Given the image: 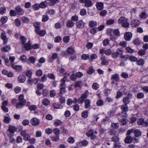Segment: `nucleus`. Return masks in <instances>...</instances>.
Returning <instances> with one entry per match:
<instances>
[{"label":"nucleus","instance_id":"1","mask_svg":"<svg viewBox=\"0 0 148 148\" xmlns=\"http://www.w3.org/2000/svg\"><path fill=\"white\" fill-rule=\"evenodd\" d=\"M18 100L19 102L17 104L16 107L17 108H21L25 104L26 100L24 99V95L23 94L19 96Z\"/></svg>","mask_w":148,"mask_h":148},{"label":"nucleus","instance_id":"2","mask_svg":"<svg viewBox=\"0 0 148 148\" xmlns=\"http://www.w3.org/2000/svg\"><path fill=\"white\" fill-rule=\"evenodd\" d=\"M118 23L121 24L122 26L125 27H129L130 24L128 23V20L124 17H120L118 20Z\"/></svg>","mask_w":148,"mask_h":148},{"label":"nucleus","instance_id":"3","mask_svg":"<svg viewBox=\"0 0 148 148\" xmlns=\"http://www.w3.org/2000/svg\"><path fill=\"white\" fill-rule=\"evenodd\" d=\"M88 95V90H86L78 99V102L79 103L82 104L83 103L84 100L87 97Z\"/></svg>","mask_w":148,"mask_h":148},{"label":"nucleus","instance_id":"4","mask_svg":"<svg viewBox=\"0 0 148 148\" xmlns=\"http://www.w3.org/2000/svg\"><path fill=\"white\" fill-rule=\"evenodd\" d=\"M123 53V51L121 48H118L115 52L113 53L112 54V57L113 58H116L119 54L121 55Z\"/></svg>","mask_w":148,"mask_h":148},{"label":"nucleus","instance_id":"5","mask_svg":"<svg viewBox=\"0 0 148 148\" xmlns=\"http://www.w3.org/2000/svg\"><path fill=\"white\" fill-rule=\"evenodd\" d=\"M121 109H122L123 112H124L125 113H123V112L121 114V116H125L127 115L126 113V112L128 110V108L127 104H124L122 105L121 107Z\"/></svg>","mask_w":148,"mask_h":148},{"label":"nucleus","instance_id":"6","mask_svg":"<svg viewBox=\"0 0 148 148\" xmlns=\"http://www.w3.org/2000/svg\"><path fill=\"white\" fill-rule=\"evenodd\" d=\"M17 13L19 15H23L24 13L23 10L19 6H18L15 8Z\"/></svg>","mask_w":148,"mask_h":148},{"label":"nucleus","instance_id":"7","mask_svg":"<svg viewBox=\"0 0 148 148\" xmlns=\"http://www.w3.org/2000/svg\"><path fill=\"white\" fill-rule=\"evenodd\" d=\"M39 120L36 117L32 118L31 120V123L33 126H37L39 124Z\"/></svg>","mask_w":148,"mask_h":148},{"label":"nucleus","instance_id":"8","mask_svg":"<svg viewBox=\"0 0 148 148\" xmlns=\"http://www.w3.org/2000/svg\"><path fill=\"white\" fill-rule=\"evenodd\" d=\"M8 101H7L5 100L3 101L1 106V108L3 111L7 112L8 111V109L6 106L7 105Z\"/></svg>","mask_w":148,"mask_h":148},{"label":"nucleus","instance_id":"9","mask_svg":"<svg viewBox=\"0 0 148 148\" xmlns=\"http://www.w3.org/2000/svg\"><path fill=\"white\" fill-rule=\"evenodd\" d=\"M132 95L131 94H128L127 97H125L123 99V102L125 104H127L129 103L130 102V97H132Z\"/></svg>","mask_w":148,"mask_h":148},{"label":"nucleus","instance_id":"10","mask_svg":"<svg viewBox=\"0 0 148 148\" xmlns=\"http://www.w3.org/2000/svg\"><path fill=\"white\" fill-rule=\"evenodd\" d=\"M94 130H90L86 133V135L88 136H91V139H94L95 138L96 136L93 134Z\"/></svg>","mask_w":148,"mask_h":148},{"label":"nucleus","instance_id":"11","mask_svg":"<svg viewBox=\"0 0 148 148\" xmlns=\"http://www.w3.org/2000/svg\"><path fill=\"white\" fill-rule=\"evenodd\" d=\"M132 36V33L129 32H126L124 34V38L125 40L127 41L130 40L131 39Z\"/></svg>","mask_w":148,"mask_h":148},{"label":"nucleus","instance_id":"12","mask_svg":"<svg viewBox=\"0 0 148 148\" xmlns=\"http://www.w3.org/2000/svg\"><path fill=\"white\" fill-rule=\"evenodd\" d=\"M85 23L82 20H80L77 22L76 23V26L77 28H82L84 27Z\"/></svg>","mask_w":148,"mask_h":148},{"label":"nucleus","instance_id":"13","mask_svg":"<svg viewBox=\"0 0 148 148\" xmlns=\"http://www.w3.org/2000/svg\"><path fill=\"white\" fill-rule=\"evenodd\" d=\"M11 66L13 69L18 72H19L22 70V66L21 65H14V64H12Z\"/></svg>","mask_w":148,"mask_h":148},{"label":"nucleus","instance_id":"14","mask_svg":"<svg viewBox=\"0 0 148 148\" xmlns=\"http://www.w3.org/2000/svg\"><path fill=\"white\" fill-rule=\"evenodd\" d=\"M1 38L4 41L3 44H6L8 39L5 33L4 32H2L1 34Z\"/></svg>","mask_w":148,"mask_h":148},{"label":"nucleus","instance_id":"15","mask_svg":"<svg viewBox=\"0 0 148 148\" xmlns=\"http://www.w3.org/2000/svg\"><path fill=\"white\" fill-rule=\"evenodd\" d=\"M26 77L22 75H20L18 77V81L19 83H23L26 80Z\"/></svg>","mask_w":148,"mask_h":148},{"label":"nucleus","instance_id":"16","mask_svg":"<svg viewBox=\"0 0 148 148\" xmlns=\"http://www.w3.org/2000/svg\"><path fill=\"white\" fill-rule=\"evenodd\" d=\"M66 52L68 54L70 55L73 54L75 52L74 48L72 47H68L67 49Z\"/></svg>","mask_w":148,"mask_h":148},{"label":"nucleus","instance_id":"17","mask_svg":"<svg viewBox=\"0 0 148 148\" xmlns=\"http://www.w3.org/2000/svg\"><path fill=\"white\" fill-rule=\"evenodd\" d=\"M35 80L36 81V82L35 83V84H37V82L38 81H40V79L39 78H35L32 79L31 77L29 78L27 81V84H31L32 82H35Z\"/></svg>","mask_w":148,"mask_h":148},{"label":"nucleus","instance_id":"18","mask_svg":"<svg viewBox=\"0 0 148 148\" xmlns=\"http://www.w3.org/2000/svg\"><path fill=\"white\" fill-rule=\"evenodd\" d=\"M101 64L102 65L106 66L108 65V62L106 60L105 57H103V56H102V57H101Z\"/></svg>","mask_w":148,"mask_h":148},{"label":"nucleus","instance_id":"19","mask_svg":"<svg viewBox=\"0 0 148 148\" xmlns=\"http://www.w3.org/2000/svg\"><path fill=\"white\" fill-rule=\"evenodd\" d=\"M132 138L129 135H127L125 139V143H129L132 141Z\"/></svg>","mask_w":148,"mask_h":148},{"label":"nucleus","instance_id":"20","mask_svg":"<svg viewBox=\"0 0 148 148\" xmlns=\"http://www.w3.org/2000/svg\"><path fill=\"white\" fill-rule=\"evenodd\" d=\"M35 32L37 34L41 36H43L46 33L45 30L44 29L41 30H38Z\"/></svg>","mask_w":148,"mask_h":148},{"label":"nucleus","instance_id":"21","mask_svg":"<svg viewBox=\"0 0 148 148\" xmlns=\"http://www.w3.org/2000/svg\"><path fill=\"white\" fill-rule=\"evenodd\" d=\"M47 6V3L46 1L41 2L39 4L40 8L43 9L46 8Z\"/></svg>","mask_w":148,"mask_h":148},{"label":"nucleus","instance_id":"22","mask_svg":"<svg viewBox=\"0 0 148 148\" xmlns=\"http://www.w3.org/2000/svg\"><path fill=\"white\" fill-rule=\"evenodd\" d=\"M33 24L35 27V32L40 30V23L38 22H35Z\"/></svg>","mask_w":148,"mask_h":148},{"label":"nucleus","instance_id":"23","mask_svg":"<svg viewBox=\"0 0 148 148\" xmlns=\"http://www.w3.org/2000/svg\"><path fill=\"white\" fill-rule=\"evenodd\" d=\"M96 5L97 8L98 10H101L103 8V4L102 2H98Z\"/></svg>","mask_w":148,"mask_h":148},{"label":"nucleus","instance_id":"24","mask_svg":"<svg viewBox=\"0 0 148 148\" xmlns=\"http://www.w3.org/2000/svg\"><path fill=\"white\" fill-rule=\"evenodd\" d=\"M19 60L23 62H25L27 60V56L25 55L21 56Z\"/></svg>","mask_w":148,"mask_h":148},{"label":"nucleus","instance_id":"25","mask_svg":"<svg viewBox=\"0 0 148 148\" xmlns=\"http://www.w3.org/2000/svg\"><path fill=\"white\" fill-rule=\"evenodd\" d=\"M91 102L90 100L89 99H86L84 102L85 103V108L87 109L89 108L90 106V103Z\"/></svg>","mask_w":148,"mask_h":148},{"label":"nucleus","instance_id":"26","mask_svg":"<svg viewBox=\"0 0 148 148\" xmlns=\"http://www.w3.org/2000/svg\"><path fill=\"white\" fill-rule=\"evenodd\" d=\"M140 22L138 20H134L131 23V25L133 27H136L138 26Z\"/></svg>","mask_w":148,"mask_h":148},{"label":"nucleus","instance_id":"27","mask_svg":"<svg viewBox=\"0 0 148 148\" xmlns=\"http://www.w3.org/2000/svg\"><path fill=\"white\" fill-rule=\"evenodd\" d=\"M111 79L114 80L115 81H119V75L117 74H115L112 75L111 77Z\"/></svg>","mask_w":148,"mask_h":148},{"label":"nucleus","instance_id":"28","mask_svg":"<svg viewBox=\"0 0 148 148\" xmlns=\"http://www.w3.org/2000/svg\"><path fill=\"white\" fill-rule=\"evenodd\" d=\"M93 3L90 0H87L85 3V6L86 7H89L92 6Z\"/></svg>","mask_w":148,"mask_h":148},{"label":"nucleus","instance_id":"29","mask_svg":"<svg viewBox=\"0 0 148 148\" xmlns=\"http://www.w3.org/2000/svg\"><path fill=\"white\" fill-rule=\"evenodd\" d=\"M75 24V23L71 20H69L67 22L66 25L67 27L71 28L73 27Z\"/></svg>","mask_w":148,"mask_h":148},{"label":"nucleus","instance_id":"30","mask_svg":"<svg viewBox=\"0 0 148 148\" xmlns=\"http://www.w3.org/2000/svg\"><path fill=\"white\" fill-rule=\"evenodd\" d=\"M16 130L15 127L11 126L9 127L8 130L10 133H13L16 131Z\"/></svg>","mask_w":148,"mask_h":148},{"label":"nucleus","instance_id":"31","mask_svg":"<svg viewBox=\"0 0 148 148\" xmlns=\"http://www.w3.org/2000/svg\"><path fill=\"white\" fill-rule=\"evenodd\" d=\"M52 106L55 109H61L63 107L61 105L56 103H53L52 105Z\"/></svg>","mask_w":148,"mask_h":148},{"label":"nucleus","instance_id":"32","mask_svg":"<svg viewBox=\"0 0 148 148\" xmlns=\"http://www.w3.org/2000/svg\"><path fill=\"white\" fill-rule=\"evenodd\" d=\"M62 123V122L60 120L56 119L55 120L54 125L55 126L57 127L61 125Z\"/></svg>","mask_w":148,"mask_h":148},{"label":"nucleus","instance_id":"33","mask_svg":"<svg viewBox=\"0 0 148 148\" xmlns=\"http://www.w3.org/2000/svg\"><path fill=\"white\" fill-rule=\"evenodd\" d=\"M118 119L119 121L121 122L122 125H124L126 124L127 121L125 118H123L121 119L120 118L118 117Z\"/></svg>","mask_w":148,"mask_h":148},{"label":"nucleus","instance_id":"34","mask_svg":"<svg viewBox=\"0 0 148 148\" xmlns=\"http://www.w3.org/2000/svg\"><path fill=\"white\" fill-rule=\"evenodd\" d=\"M10 120L11 119L9 117L4 116L3 119V122L4 123L8 124L10 122Z\"/></svg>","mask_w":148,"mask_h":148},{"label":"nucleus","instance_id":"35","mask_svg":"<svg viewBox=\"0 0 148 148\" xmlns=\"http://www.w3.org/2000/svg\"><path fill=\"white\" fill-rule=\"evenodd\" d=\"M24 47L25 49L27 51H28L30 49L31 46L29 41L25 44L24 45Z\"/></svg>","mask_w":148,"mask_h":148},{"label":"nucleus","instance_id":"36","mask_svg":"<svg viewBox=\"0 0 148 148\" xmlns=\"http://www.w3.org/2000/svg\"><path fill=\"white\" fill-rule=\"evenodd\" d=\"M8 18L6 16H3L1 17L0 21L2 23L4 24L7 21Z\"/></svg>","mask_w":148,"mask_h":148},{"label":"nucleus","instance_id":"37","mask_svg":"<svg viewBox=\"0 0 148 148\" xmlns=\"http://www.w3.org/2000/svg\"><path fill=\"white\" fill-rule=\"evenodd\" d=\"M140 17L142 19H146L147 16V15L146 12H144L142 13L140 15Z\"/></svg>","mask_w":148,"mask_h":148},{"label":"nucleus","instance_id":"38","mask_svg":"<svg viewBox=\"0 0 148 148\" xmlns=\"http://www.w3.org/2000/svg\"><path fill=\"white\" fill-rule=\"evenodd\" d=\"M42 103L45 106H47L49 105L50 101L49 100L47 99H44L42 101Z\"/></svg>","mask_w":148,"mask_h":148},{"label":"nucleus","instance_id":"39","mask_svg":"<svg viewBox=\"0 0 148 148\" xmlns=\"http://www.w3.org/2000/svg\"><path fill=\"white\" fill-rule=\"evenodd\" d=\"M88 112L87 110H85L82 113V116L84 118H86L88 115Z\"/></svg>","mask_w":148,"mask_h":148},{"label":"nucleus","instance_id":"40","mask_svg":"<svg viewBox=\"0 0 148 148\" xmlns=\"http://www.w3.org/2000/svg\"><path fill=\"white\" fill-rule=\"evenodd\" d=\"M144 120L143 118H141L138 120V124L139 125H143L144 126Z\"/></svg>","mask_w":148,"mask_h":148},{"label":"nucleus","instance_id":"41","mask_svg":"<svg viewBox=\"0 0 148 148\" xmlns=\"http://www.w3.org/2000/svg\"><path fill=\"white\" fill-rule=\"evenodd\" d=\"M97 25V22L95 21H91L89 23V26L90 27H92Z\"/></svg>","mask_w":148,"mask_h":148},{"label":"nucleus","instance_id":"42","mask_svg":"<svg viewBox=\"0 0 148 148\" xmlns=\"http://www.w3.org/2000/svg\"><path fill=\"white\" fill-rule=\"evenodd\" d=\"M134 135L136 137L139 136L141 135V132L139 130H135V129L134 131Z\"/></svg>","mask_w":148,"mask_h":148},{"label":"nucleus","instance_id":"43","mask_svg":"<svg viewBox=\"0 0 148 148\" xmlns=\"http://www.w3.org/2000/svg\"><path fill=\"white\" fill-rule=\"evenodd\" d=\"M10 47L9 45L4 46L2 48L3 50L6 52L8 51L10 49Z\"/></svg>","mask_w":148,"mask_h":148},{"label":"nucleus","instance_id":"44","mask_svg":"<svg viewBox=\"0 0 148 148\" xmlns=\"http://www.w3.org/2000/svg\"><path fill=\"white\" fill-rule=\"evenodd\" d=\"M112 140L115 142L117 143L119 142V138L117 136H115L113 137L112 138Z\"/></svg>","mask_w":148,"mask_h":148},{"label":"nucleus","instance_id":"45","mask_svg":"<svg viewBox=\"0 0 148 148\" xmlns=\"http://www.w3.org/2000/svg\"><path fill=\"white\" fill-rule=\"evenodd\" d=\"M53 132L56 135L58 136L60 134V130L57 128H54L53 130Z\"/></svg>","mask_w":148,"mask_h":148},{"label":"nucleus","instance_id":"46","mask_svg":"<svg viewBox=\"0 0 148 148\" xmlns=\"http://www.w3.org/2000/svg\"><path fill=\"white\" fill-rule=\"evenodd\" d=\"M99 87V84L97 83H94L92 86V88L95 90H97Z\"/></svg>","mask_w":148,"mask_h":148},{"label":"nucleus","instance_id":"47","mask_svg":"<svg viewBox=\"0 0 148 148\" xmlns=\"http://www.w3.org/2000/svg\"><path fill=\"white\" fill-rule=\"evenodd\" d=\"M70 38L69 36H66L64 37L63 40L64 42L67 43L69 42L70 40Z\"/></svg>","mask_w":148,"mask_h":148},{"label":"nucleus","instance_id":"48","mask_svg":"<svg viewBox=\"0 0 148 148\" xmlns=\"http://www.w3.org/2000/svg\"><path fill=\"white\" fill-rule=\"evenodd\" d=\"M144 95L143 92L138 93L137 95V97L138 99H142L144 97Z\"/></svg>","mask_w":148,"mask_h":148},{"label":"nucleus","instance_id":"49","mask_svg":"<svg viewBox=\"0 0 148 148\" xmlns=\"http://www.w3.org/2000/svg\"><path fill=\"white\" fill-rule=\"evenodd\" d=\"M119 126V125L118 123H113L111 124V127L114 129H117Z\"/></svg>","mask_w":148,"mask_h":148},{"label":"nucleus","instance_id":"50","mask_svg":"<svg viewBox=\"0 0 148 148\" xmlns=\"http://www.w3.org/2000/svg\"><path fill=\"white\" fill-rule=\"evenodd\" d=\"M6 9L4 7H2L0 8V14L3 15L6 12Z\"/></svg>","mask_w":148,"mask_h":148},{"label":"nucleus","instance_id":"51","mask_svg":"<svg viewBox=\"0 0 148 148\" xmlns=\"http://www.w3.org/2000/svg\"><path fill=\"white\" fill-rule=\"evenodd\" d=\"M116 131L114 129H110L109 131V134L110 135H113L116 136Z\"/></svg>","mask_w":148,"mask_h":148},{"label":"nucleus","instance_id":"52","mask_svg":"<svg viewBox=\"0 0 148 148\" xmlns=\"http://www.w3.org/2000/svg\"><path fill=\"white\" fill-rule=\"evenodd\" d=\"M20 41L22 44H24L26 41V38L23 36H21L20 37Z\"/></svg>","mask_w":148,"mask_h":148},{"label":"nucleus","instance_id":"53","mask_svg":"<svg viewBox=\"0 0 148 148\" xmlns=\"http://www.w3.org/2000/svg\"><path fill=\"white\" fill-rule=\"evenodd\" d=\"M109 40L107 39H106L103 42V45L105 46L108 45H109Z\"/></svg>","mask_w":148,"mask_h":148},{"label":"nucleus","instance_id":"54","mask_svg":"<svg viewBox=\"0 0 148 148\" xmlns=\"http://www.w3.org/2000/svg\"><path fill=\"white\" fill-rule=\"evenodd\" d=\"M133 42L135 45H139L141 44V42L140 40L138 39H136L134 40L133 41Z\"/></svg>","mask_w":148,"mask_h":148},{"label":"nucleus","instance_id":"55","mask_svg":"<svg viewBox=\"0 0 148 148\" xmlns=\"http://www.w3.org/2000/svg\"><path fill=\"white\" fill-rule=\"evenodd\" d=\"M114 22V21L113 19H110L108 20L106 22L107 25H110L113 24Z\"/></svg>","mask_w":148,"mask_h":148},{"label":"nucleus","instance_id":"56","mask_svg":"<svg viewBox=\"0 0 148 148\" xmlns=\"http://www.w3.org/2000/svg\"><path fill=\"white\" fill-rule=\"evenodd\" d=\"M15 23L16 25L17 26L20 25L21 23L20 20L18 18H16L15 20Z\"/></svg>","mask_w":148,"mask_h":148},{"label":"nucleus","instance_id":"57","mask_svg":"<svg viewBox=\"0 0 148 148\" xmlns=\"http://www.w3.org/2000/svg\"><path fill=\"white\" fill-rule=\"evenodd\" d=\"M78 17L77 15H74L72 16L71 18V20L72 21H76L78 20Z\"/></svg>","mask_w":148,"mask_h":148},{"label":"nucleus","instance_id":"58","mask_svg":"<svg viewBox=\"0 0 148 148\" xmlns=\"http://www.w3.org/2000/svg\"><path fill=\"white\" fill-rule=\"evenodd\" d=\"M94 71L95 70L93 68V67H91L87 70V73L89 74H91L93 73Z\"/></svg>","mask_w":148,"mask_h":148},{"label":"nucleus","instance_id":"59","mask_svg":"<svg viewBox=\"0 0 148 148\" xmlns=\"http://www.w3.org/2000/svg\"><path fill=\"white\" fill-rule=\"evenodd\" d=\"M89 58V56L87 54H83L81 56L82 59L84 60H86L88 59Z\"/></svg>","mask_w":148,"mask_h":148},{"label":"nucleus","instance_id":"60","mask_svg":"<svg viewBox=\"0 0 148 148\" xmlns=\"http://www.w3.org/2000/svg\"><path fill=\"white\" fill-rule=\"evenodd\" d=\"M103 101L102 100L99 99L97 100L96 104L97 106H101L103 105Z\"/></svg>","mask_w":148,"mask_h":148},{"label":"nucleus","instance_id":"61","mask_svg":"<svg viewBox=\"0 0 148 148\" xmlns=\"http://www.w3.org/2000/svg\"><path fill=\"white\" fill-rule=\"evenodd\" d=\"M42 71L40 69H38L36 71V75L38 76H40L42 75Z\"/></svg>","mask_w":148,"mask_h":148},{"label":"nucleus","instance_id":"62","mask_svg":"<svg viewBox=\"0 0 148 148\" xmlns=\"http://www.w3.org/2000/svg\"><path fill=\"white\" fill-rule=\"evenodd\" d=\"M127 44V42L124 41H122L120 42L119 43V45L123 47H126Z\"/></svg>","mask_w":148,"mask_h":148},{"label":"nucleus","instance_id":"63","mask_svg":"<svg viewBox=\"0 0 148 148\" xmlns=\"http://www.w3.org/2000/svg\"><path fill=\"white\" fill-rule=\"evenodd\" d=\"M76 78L77 77L75 74V75L73 73L71 75L70 77V79L72 81H75Z\"/></svg>","mask_w":148,"mask_h":148},{"label":"nucleus","instance_id":"64","mask_svg":"<svg viewBox=\"0 0 148 148\" xmlns=\"http://www.w3.org/2000/svg\"><path fill=\"white\" fill-rule=\"evenodd\" d=\"M113 33L115 36H120V32L118 29H115L113 31Z\"/></svg>","mask_w":148,"mask_h":148}]
</instances>
